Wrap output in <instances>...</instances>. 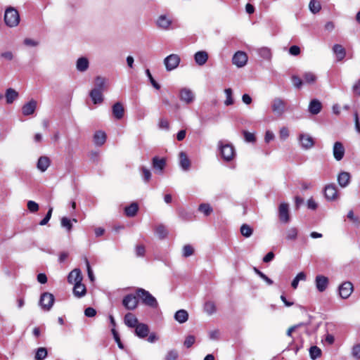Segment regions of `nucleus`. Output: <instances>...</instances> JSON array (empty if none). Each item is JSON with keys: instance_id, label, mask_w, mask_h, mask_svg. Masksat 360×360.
<instances>
[{"instance_id": "nucleus-1", "label": "nucleus", "mask_w": 360, "mask_h": 360, "mask_svg": "<svg viewBox=\"0 0 360 360\" xmlns=\"http://www.w3.org/2000/svg\"><path fill=\"white\" fill-rule=\"evenodd\" d=\"M137 296L140 297L142 300V302L150 307L157 308L158 306V302L148 291L143 289L139 288L136 291Z\"/></svg>"}, {"instance_id": "nucleus-2", "label": "nucleus", "mask_w": 360, "mask_h": 360, "mask_svg": "<svg viewBox=\"0 0 360 360\" xmlns=\"http://www.w3.org/2000/svg\"><path fill=\"white\" fill-rule=\"evenodd\" d=\"M4 21L11 27L17 26L20 22V16L17 10L13 8L6 9L4 14Z\"/></svg>"}, {"instance_id": "nucleus-3", "label": "nucleus", "mask_w": 360, "mask_h": 360, "mask_svg": "<svg viewBox=\"0 0 360 360\" xmlns=\"http://www.w3.org/2000/svg\"><path fill=\"white\" fill-rule=\"evenodd\" d=\"M218 145L223 159L227 162L232 160L235 157L234 147L229 143L224 145L221 141L219 142Z\"/></svg>"}, {"instance_id": "nucleus-4", "label": "nucleus", "mask_w": 360, "mask_h": 360, "mask_svg": "<svg viewBox=\"0 0 360 360\" xmlns=\"http://www.w3.org/2000/svg\"><path fill=\"white\" fill-rule=\"evenodd\" d=\"M180 61V56L178 54L172 53L167 56L163 62L167 71L170 72L179 66Z\"/></svg>"}, {"instance_id": "nucleus-5", "label": "nucleus", "mask_w": 360, "mask_h": 360, "mask_svg": "<svg viewBox=\"0 0 360 360\" xmlns=\"http://www.w3.org/2000/svg\"><path fill=\"white\" fill-rule=\"evenodd\" d=\"M179 97L181 101L187 105L192 103L195 98L193 91L187 87L181 88L179 90Z\"/></svg>"}, {"instance_id": "nucleus-6", "label": "nucleus", "mask_w": 360, "mask_h": 360, "mask_svg": "<svg viewBox=\"0 0 360 360\" xmlns=\"http://www.w3.org/2000/svg\"><path fill=\"white\" fill-rule=\"evenodd\" d=\"M286 103L281 98H275L272 101L271 110L277 116H281L285 110Z\"/></svg>"}, {"instance_id": "nucleus-7", "label": "nucleus", "mask_w": 360, "mask_h": 360, "mask_svg": "<svg viewBox=\"0 0 360 360\" xmlns=\"http://www.w3.org/2000/svg\"><path fill=\"white\" fill-rule=\"evenodd\" d=\"M54 302V296L49 292H44L41 295L39 304L41 308L46 311H49L52 307Z\"/></svg>"}, {"instance_id": "nucleus-8", "label": "nucleus", "mask_w": 360, "mask_h": 360, "mask_svg": "<svg viewBox=\"0 0 360 360\" xmlns=\"http://www.w3.org/2000/svg\"><path fill=\"white\" fill-rule=\"evenodd\" d=\"M248 55L241 51L236 52L232 58V63L238 68L244 67L248 63Z\"/></svg>"}, {"instance_id": "nucleus-9", "label": "nucleus", "mask_w": 360, "mask_h": 360, "mask_svg": "<svg viewBox=\"0 0 360 360\" xmlns=\"http://www.w3.org/2000/svg\"><path fill=\"white\" fill-rule=\"evenodd\" d=\"M353 285L349 281L344 282L339 287V294L342 299H347L353 292Z\"/></svg>"}, {"instance_id": "nucleus-10", "label": "nucleus", "mask_w": 360, "mask_h": 360, "mask_svg": "<svg viewBox=\"0 0 360 360\" xmlns=\"http://www.w3.org/2000/svg\"><path fill=\"white\" fill-rule=\"evenodd\" d=\"M324 195L328 200H335L338 198V190L335 184L326 185L324 189Z\"/></svg>"}, {"instance_id": "nucleus-11", "label": "nucleus", "mask_w": 360, "mask_h": 360, "mask_svg": "<svg viewBox=\"0 0 360 360\" xmlns=\"http://www.w3.org/2000/svg\"><path fill=\"white\" fill-rule=\"evenodd\" d=\"M122 304L126 309L133 310L137 307L138 301L136 296L127 295L124 297Z\"/></svg>"}, {"instance_id": "nucleus-12", "label": "nucleus", "mask_w": 360, "mask_h": 360, "mask_svg": "<svg viewBox=\"0 0 360 360\" xmlns=\"http://www.w3.org/2000/svg\"><path fill=\"white\" fill-rule=\"evenodd\" d=\"M278 216L282 222L287 223L289 221V208L287 203L283 202L280 205L278 208Z\"/></svg>"}, {"instance_id": "nucleus-13", "label": "nucleus", "mask_w": 360, "mask_h": 360, "mask_svg": "<svg viewBox=\"0 0 360 360\" xmlns=\"http://www.w3.org/2000/svg\"><path fill=\"white\" fill-rule=\"evenodd\" d=\"M172 22V20L167 15H160L156 20L157 26L162 30H169Z\"/></svg>"}, {"instance_id": "nucleus-14", "label": "nucleus", "mask_w": 360, "mask_h": 360, "mask_svg": "<svg viewBox=\"0 0 360 360\" xmlns=\"http://www.w3.org/2000/svg\"><path fill=\"white\" fill-rule=\"evenodd\" d=\"M333 153L337 161L341 160L345 155V148L342 143L337 141L333 145Z\"/></svg>"}, {"instance_id": "nucleus-15", "label": "nucleus", "mask_w": 360, "mask_h": 360, "mask_svg": "<svg viewBox=\"0 0 360 360\" xmlns=\"http://www.w3.org/2000/svg\"><path fill=\"white\" fill-rule=\"evenodd\" d=\"M315 283L316 289L319 292H323L328 285V278L323 275H318L315 278Z\"/></svg>"}, {"instance_id": "nucleus-16", "label": "nucleus", "mask_w": 360, "mask_h": 360, "mask_svg": "<svg viewBox=\"0 0 360 360\" xmlns=\"http://www.w3.org/2000/svg\"><path fill=\"white\" fill-rule=\"evenodd\" d=\"M179 166L184 171H188L191 167V160L186 153L181 151L179 154Z\"/></svg>"}, {"instance_id": "nucleus-17", "label": "nucleus", "mask_w": 360, "mask_h": 360, "mask_svg": "<svg viewBox=\"0 0 360 360\" xmlns=\"http://www.w3.org/2000/svg\"><path fill=\"white\" fill-rule=\"evenodd\" d=\"M337 180H338V183L339 184V186L342 188H345L347 187L349 183H350V180H351V175L349 172H341L338 175V178H337Z\"/></svg>"}, {"instance_id": "nucleus-18", "label": "nucleus", "mask_w": 360, "mask_h": 360, "mask_svg": "<svg viewBox=\"0 0 360 360\" xmlns=\"http://www.w3.org/2000/svg\"><path fill=\"white\" fill-rule=\"evenodd\" d=\"M300 142L302 147L304 149H309L314 145V140L311 136L308 134H300L299 136Z\"/></svg>"}, {"instance_id": "nucleus-19", "label": "nucleus", "mask_w": 360, "mask_h": 360, "mask_svg": "<svg viewBox=\"0 0 360 360\" xmlns=\"http://www.w3.org/2000/svg\"><path fill=\"white\" fill-rule=\"evenodd\" d=\"M82 276L79 269H73L68 275V281L70 283H77L82 281Z\"/></svg>"}, {"instance_id": "nucleus-20", "label": "nucleus", "mask_w": 360, "mask_h": 360, "mask_svg": "<svg viewBox=\"0 0 360 360\" xmlns=\"http://www.w3.org/2000/svg\"><path fill=\"white\" fill-rule=\"evenodd\" d=\"M322 109V104L318 99H312L308 107L309 112L312 115L319 114Z\"/></svg>"}, {"instance_id": "nucleus-21", "label": "nucleus", "mask_w": 360, "mask_h": 360, "mask_svg": "<svg viewBox=\"0 0 360 360\" xmlns=\"http://www.w3.org/2000/svg\"><path fill=\"white\" fill-rule=\"evenodd\" d=\"M37 108V102L34 100H31L28 103H25L22 108V112L24 115L27 116L32 115Z\"/></svg>"}, {"instance_id": "nucleus-22", "label": "nucleus", "mask_w": 360, "mask_h": 360, "mask_svg": "<svg viewBox=\"0 0 360 360\" xmlns=\"http://www.w3.org/2000/svg\"><path fill=\"white\" fill-rule=\"evenodd\" d=\"M194 60H195V62L198 65L202 66L207 63V61L208 60V54L205 51H198L194 55Z\"/></svg>"}, {"instance_id": "nucleus-23", "label": "nucleus", "mask_w": 360, "mask_h": 360, "mask_svg": "<svg viewBox=\"0 0 360 360\" xmlns=\"http://www.w3.org/2000/svg\"><path fill=\"white\" fill-rule=\"evenodd\" d=\"M333 51L338 61L342 60L346 56L345 49L340 44H335L333 46Z\"/></svg>"}, {"instance_id": "nucleus-24", "label": "nucleus", "mask_w": 360, "mask_h": 360, "mask_svg": "<svg viewBox=\"0 0 360 360\" xmlns=\"http://www.w3.org/2000/svg\"><path fill=\"white\" fill-rule=\"evenodd\" d=\"M89 95L94 104H100L103 101V91L98 89H93Z\"/></svg>"}, {"instance_id": "nucleus-25", "label": "nucleus", "mask_w": 360, "mask_h": 360, "mask_svg": "<svg viewBox=\"0 0 360 360\" xmlns=\"http://www.w3.org/2000/svg\"><path fill=\"white\" fill-rule=\"evenodd\" d=\"M135 328L136 335L141 338H146L149 333V328L145 323H139Z\"/></svg>"}, {"instance_id": "nucleus-26", "label": "nucleus", "mask_w": 360, "mask_h": 360, "mask_svg": "<svg viewBox=\"0 0 360 360\" xmlns=\"http://www.w3.org/2000/svg\"><path fill=\"white\" fill-rule=\"evenodd\" d=\"M112 114L117 120H121L124 117V109L121 103L117 102L113 105Z\"/></svg>"}, {"instance_id": "nucleus-27", "label": "nucleus", "mask_w": 360, "mask_h": 360, "mask_svg": "<svg viewBox=\"0 0 360 360\" xmlns=\"http://www.w3.org/2000/svg\"><path fill=\"white\" fill-rule=\"evenodd\" d=\"M51 160L46 156H41L37 161V169L41 172H45L50 166Z\"/></svg>"}, {"instance_id": "nucleus-28", "label": "nucleus", "mask_w": 360, "mask_h": 360, "mask_svg": "<svg viewBox=\"0 0 360 360\" xmlns=\"http://www.w3.org/2000/svg\"><path fill=\"white\" fill-rule=\"evenodd\" d=\"M86 287L82 282L74 284L73 294L75 297H82L86 295Z\"/></svg>"}, {"instance_id": "nucleus-29", "label": "nucleus", "mask_w": 360, "mask_h": 360, "mask_svg": "<svg viewBox=\"0 0 360 360\" xmlns=\"http://www.w3.org/2000/svg\"><path fill=\"white\" fill-rule=\"evenodd\" d=\"M124 323L130 328H134L139 324L137 318L131 313H127L124 316Z\"/></svg>"}, {"instance_id": "nucleus-30", "label": "nucleus", "mask_w": 360, "mask_h": 360, "mask_svg": "<svg viewBox=\"0 0 360 360\" xmlns=\"http://www.w3.org/2000/svg\"><path fill=\"white\" fill-rule=\"evenodd\" d=\"M89 60L85 57H81L77 59L76 63L77 70L79 72H84L89 68Z\"/></svg>"}, {"instance_id": "nucleus-31", "label": "nucleus", "mask_w": 360, "mask_h": 360, "mask_svg": "<svg viewBox=\"0 0 360 360\" xmlns=\"http://www.w3.org/2000/svg\"><path fill=\"white\" fill-rule=\"evenodd\" d=\"M106 141V134L104 131H96L94 136V141L96 146H101L104 144Z\"/></svg>"}, {"instance_id": "nucleus-32", "label": "nucleus", "mask_w": 360, "mask_h": 360, "mask_svg": "<svg viewBox=\"0 0 360 360\" xmlns=\"http://www.w3.org/2000/svg\"><path fill=\"white\" fill-rule=\"evenodd\" d=\"M174 319L179 323H184L187 321L188 319V314L186 310L180 309L175 313Z\"/></svg>"}, {"instance_id": "nucleus-33", "label": "nucleus", "mask_w": 360, "mask_h": 360, "mask_svg": "<svg viewBox=\"0 0 360 360\" xmlns=\"http://www.w3.org/2000/svg\"><path fill=\"white\" fill-rule=\"evenodd\" d=\"M5 96L7 103L11 104L18 97V93L13 89L9 88L6 90Z\"/></svg>"}, {"instance_id": "nucleus-34", "label": "nucleus", "mask_w": 360, "mask_h": 360, "mask_svg": "<svg viewBox=\"0 0 360 360\" xmlns=\"http://www.w3.org/2000/svg\"><path fill=\"white\" fill-rule=\"evenodd\" d=\"M138 210H139L138 204L136 202H133L131 205H129V206L125 207L124 212L127 217H132L136 214Z\"/></svg>"}, {"instance_id": "nucleus-35", "label": "nucleus", "mask_w": 360, "mask_h": 360, "mask_svg": "<svg viewBox=\"0 0 360 360\" xmlns=\"http://www.w3.org/2000/svg\"><path fill=\"white\" fill-rule=\"evenodd\" d=\"M302 77L304 82L307 84H314L317 80L316 75L311 72H304Z\"/></svg>"}, {"instance_id": "nucleus-36", "label": "nucleus", "mask_w": 360, "mask_h": 360, "mask_svg": "<svg viewBox=\"0 0 360 360\" xmlns=\"http://www.w3.org/2000/svg\"><path fill=\"white\" fill-rule=\"evenodd\" d=\"M166 161L165 158H158V157H154L153 158V166L154 169L162 171L165 167Z\"/></svg>"}, {"instance_id": "nucleus-37", "label": "nucleus", "mask_w": 360, "mask_h": 360, "mask_svg": "<svg viewBox=\"0 0 360 360\" xmlns=\"http://www.w3.org/2000/svg\"><path fill=\"white\" fill-rule=\"evenodd\" d=\"M307 278V276L304 272H300L294 278L291 283V286L293 289H297L300 281H304Z\"/></svg>"}, {"instance_id": "nucleus-38", "label": "nucleus", "mask_w": 360, "mask_h": 360, "mask_svg": "<svg viewBox=\"0 0 360 360\" xmlns=\"http://www.w3.org/2000/svg\"><path fill=\"white\" fill-rule=\"evenodd\" d=\"M48 352L45 347H39L35 352L34 360H44L47 356Z\"/></svg>"}, {"instance_id": "nucleus-39", "label": "nucleus", "mask_w": 360, "mask_h": 360, "mask_svg": "<svg viewBox=\"0 0 360 360\" xmlns=\"http://www.w3.org/2000/svg\"><path fill=\"white\" fill-rule=\"evenodd\" d=\"M297 229L295 227H290L286 230L285 237L288 240H295L297 237Z\"/></svg>"}, {"instance_id": "nucleus-40", "label": "nucleus", "mask_w": 360, "mask_h": 360, "mask_svg": "<svg viewBox=\"0 0 360 360\" xmlns=\"http://www.w3.org/2000/svg\"><path fill=\"white\" fill-rule=\"evenodd\" d=\"M240 233L244 237L249 238L252 236L253 229L250 226L244 224L240 226Z\"/></svg>"}, {"instance_id": "nucleus-41", "label": "nucleus", "mask_w": 360, "mask_h": 360, "mask_svg": "<svg viewBox=\"0 0 360 360\" xmlns=\"http://www.w3.org/2000/svg\"><path fill=\"white\" fill-rule=\"evenodd\" d=\"M224 94L226 95V100L224 101V105L226 106L231 105L233 104L234 101L232 97L233 91L230 88L226 89L224 90Z\"/></svg>"}, {"instance_id": "nucleus-42", "label": "nucleus", "mask_w": 360, "mask_h": 360, "mask_svg": "<svg viewBox=\"0 0 360 360\" xmlns=\"http://www.w3.org/2000/svg\"><path fill=\"white\" fill-rule=\"evenodd\" d=\"M106 79L101 77H97L95 79V88L98 89L100 91L105 89Z\"/></svg>"}, {"instance_id": "nucleus-43", "label": "nucleus", "mask_w": 360, "mask_h": 360, "mask_svg": "<svg viewBox=\"0 0 360 360\" xmlns=\"http://www.w3.org/2000/svg\"><path fill=\"white\" fill-rule=\"evenodd\" d=\"M309 355L311 359L315 360L321 355V350L316 346H312L309 349Z\"/></svg>"}, {"instance_id": "nucleus-44", "label": "nucleus", "mask_w": 360, "mask_h": 360, "mask_svg": "<svg viewBox=\"0 0 360 360\" xmlns=\"http://www.w3.org/2000/svg\"><path fill=\"white\" fill-rule=\"evenodd\" d=\"M309 10L313 13H317L320 11L321 6L319 1L311 0L309 4Z\"/></svg>"}, {"instance_id": "nucleus-45", "label": "nucleus", "mask_w": 360, "mask_h": 360, "mask_svg": "<svg viewBox=\"0 0 360 360\" xmlns=\"http://www.w3.org/2000/svg\"><path fill=\"white\" fill-rule=\"evenodd\" d=\"M61 226L66 229L68 232H70L72 229V224L71 219L68 217H63L60 219Z\"/></svg>"}, {"instance_id": "nucleus-46", "label": "nucleus", "mask_w": 360, "mask_h": 360, "mask_svg": "<svg viewBox=\"0 0 360 360\" xmlns=\"http://www.w3.org/2000/svg\"><path fill=\"white\" fill-rule=\"evenodd\" d=\"M198 210L206 216L210 215L212 212V207L209 204L206 203H202L200 205Z\"/></svg>"}, {"instance_id": "nucleus-47", "label": "nucleus", "mask_w": 360, "mask_h": 360, "mask_svg": "<svg viewBox=\"0 0 360 360\" xmlns=\"http://www.w3.org/2000/svg\"><path fill=\"white\" fill-rule=\"evenodd\" d=\"M155 233L160 238H164L167 235V231L166 228L162 225H159L155 229Z\"/></svg>"}, {"instance_id": "nucleus-48", "label": "nucleus", "mask_w": 360, "mask_h": 360, "mask_svg": "<svg viewBox=\"0 0 360 360\" xmlns=\"http://www.w3.org/2000/svg\"><path fill=\"white\" fill-rule=\"evenodd\" d=\"M194 252V249L191 245H186L183 247L182 255L184 257L191 256Z\"/></svg>"}, {"instance_id": "nucleus-49", "label": "nucleus", "mask_w": 360, "mask_h": 360, "mask_svg": "<svg viewBox=\"0 0 360 360\" xmlns=\"http://www.w3.org/2000/svg\"><path fill=\"white\" fill-rule=\"evenodd\" d=\"M179 356L177 351L175 349L169 350L165 355V360H176Z\"/></svg>"}, {"instance_id": "nucleus-50", "label": "nucleus", "mask_w": 360, "mask_h": 360, "mask_svg": "<svg viewBox=\"0 0 360 360\" xmlns=\"http://www.w3.org/2000/svg\"><path fill=\"white\" fill-rule=\"evenodd\" d=\"M204 309L209 314H212V313H214L215 311V309H215V305H214V302H207L205 304Z\"/></svg>"}, {"instance_id": "nucleus-51", "label": "nucleus", "mask_w": 360, "mask_h": 360, "mask_svg": "<svg viewBox=\"0 0 360 360\" xmlns=\"http://www.w3.org/2000/svg\"><path fill=\"white\" fill-rule=\"evenodd\" d=\"M352 355L355 359L360 360V344H356L353 346Z\"/></svg>"}, {"instance_id": "nucleus-52", "label": "nucleus", "mask_w": 360, "mask_h": 360, "mask_svg": "<svg viewBox=\"0 0 360 360\" xmlns=\"http://www.w3.org/2000/svg\"><path fill=\"white\" fill-rule=\"evenodd\" d=\"M243 134L244 135V139L246 142L253 143L255 141V136L253 133L247 131H243Z\"/></svg>"}, {"instance_id": "nucleus-53", "label": "nucleus", "mask_w": 360, "mask_h": 360, "mask_svg": "<svg viewBox=\"0 0 360 360\" xmlns=\"http://www.w3.org/2000/svg\"><path fill=\"white\" fill-rule=\"evenodd\" d=\"M195 341V338L193 335H188L186 338L184 345L186 347L189 348L191 347Z\"/></svg>"}, {"instance_id": "nucleus-54", "label": "nucleus", "mask_w": 360, "mask_h": 360, "mask_svg": "<svg viewBox=\"0 0 360 360\" xmlns=\"http://www.w3.org/2000/svg\"><path fill=\"white\" fill-rule=\"evenodd\" d=\"M53 212V207H50L48 212L46 213L45 217L39 222V225L44 226L46 225L49 221L50 220Z\"/></svg>"}, {"instance_id": "nucleus-55", "label": "nucleus", "mask_w": 360, "mask_h": 360, "mask_svg": "<svg viewBox=\"0 0 360 360\" xmlns=\"http://www.w3.org/2000/svg\"><path fill=\"white\" fill-rule=\"evenodd\" d=\"M289 136L288 129L285 127H283L279 131V137L281 140H285Z\"/></svg>"}, {"instance_id": "nucleus-56", "label": "nucleus", "mask_w": 360, "mask_h": 360, "mask_svg": "<svg viewBox=\"0 0 360 360\" xmlns=\"http://www.w3.org/2000/svg\"><path fill=\"white\" fill-rule=\"evenodd\" d=\"M27 208L32 212H35L39 210V205L32 200L27 202Z\"/></svg>"}, {"instance_id": "nucleus-57", "label": "nucleus", "mask_w": 360, "mask_h": 360, "mask_svg": "<svg viewBox=\"0 0 360 360\" xmlns=\"http://www.w3.org/2000/svg\"><path fill=\"white\" fill-rule=\"evenodd\" d=\"M292 82L294 86L297 89H300L303 84L302 80L299 77H297L296 75H293L292 77Z\"/></svg>"}, {"instance_id": "nucleus-58", "label": "nucleus", "mask_w": 360, "mask_h": 360, "mask_svg": "<svg viewBox=\"0 0 360 360\" xmlns=\"http://www.w3.org/2000/svg\"><path fill=\"white\" fill-rule=\"evenodd\" d=\"M146 75L148 77L150 81V83L151 84L153 85V86L154 88H155L156 89H159L160 88V86L158 83L156 82V81L153 79V77H152V75L150 74V72L149 70H146Z\"/></svg>"}, {"instance_id": "nucleus-59", "label": "nucleus", "mask_w": 360, "mask_h": 360, "mask_svg": "<svg viewBox=\"0 0 360 360\" xmlns=\"http://www.w3.org/2000/svg\"><path fill=\"white\" fill-rule=\"evenodd\" d=\"M141 170L143 172V178L144 181H148L151 177V173H150V170L146 167H142Z\"/></svg>"}, {"instance_id": "nucleus-60", "label": "nucleus", "mask_w": 360, "mask_h": 360, "mask_svg": "<svg viewBox=\"0 0 360 360\" xmlns=\"http://www.w3.org/2000/svg\"><path fill=\"white\" fill-rule=\"evenodd\" d=\"M289 53L292 56H298L300 53V49L299 46L294 45L290 47Z\"/></svg>"}, {"instance_id": "nucleus-61", "label": "nucleus", "mask_w": 360, "mask_h": 360, "mask_svg": "<svg viewBox=\"0 0 360 360\" xmlns=\"http://www.w3.org/2000/svg\"><path fill=\"white\" fill-rule=\"evenodd\" d=\"M84 314L87 317H94L96 314V311L92 307H87L84 311Z\"/></svg>"}, {"instance_id": "nucleus-62", "label": "nucleus", "mask_w": 360, "mask_h": 360, "mask_svg": "<svg viewBox=\"0 0 360 360\" xmlns=\"http://www.w3.org/2000/svg\"><path fill=\"white\" fill-rule=\"evenodd\" d=\"M136 255L138 257H143L145 255V247L143 245H137L136 247Z\"/></svg>"}, {"instance_id": "nucleus-63", "label": "nucleus", "mask_w": 360, "mask_h": 360, "mask_svg": "<svg viewBox=\"0 0 360 360\" xmlns=\"http://www.w3.org/2000/svg\"><path fill=\"white\" fill-rule=\"evenodd\" d=\"M352 90L356 95L360 96V79H359L352 86Z\"/></svg>"}, {"instance_id": "nucleus-64", "label": "nucleus", "mask_w": 360, "mask_h": 360, "mask_svg": "<svg viewBox=\"0 0 360 360\" xmlns=\"http://www.w3.org/2000/svg\"><path fill=\"white\" fill-rule=\"evenodd\" d=\"M274 139V134L272 131L267 130L265 133L264 140L266 143L272 141Z\"/></svg>"}]
</instances>
